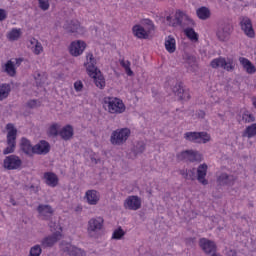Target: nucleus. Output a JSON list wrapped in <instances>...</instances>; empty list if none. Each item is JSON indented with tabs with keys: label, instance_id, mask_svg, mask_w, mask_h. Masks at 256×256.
Returning <instances> with one entry per match:
<instances>
[{
	"label": "nucleus",
	"instance_id": "nucleus-39",
	"mask_svg": "<svg viewBox=\"0 0 256 256\" xmlns=\"http://www.w3.org/2000/svg\"><path fill=\"white\" fill-rule=\"evenodd\" d=\"M120 65L125 69L128 77H133V70H131V62L129 60H121Z\"/></svg>",
	"mask_w": 256,
	"mask_h": 256
},
{
	"label": "nucleus",
	"instance_id": "nucleus-52",
	"mask_svg": "<svg viewBox=\"0 0 256 256\" xmlns=\"http://www.w3.org/2000/svg\"><path fill=\"white\" fill-rule=\"evenodd\" d=\"M23 63V58L16 59V65H21Z\"/></svg>",
	"mask_w": 256,
	"mask_h": 256
},
{
	"label": "nucleus",
	"instance_id": "nucleus-5",
	"mask_svg": "<svg viewBox=\"0 0 256 256\" xmlns=\"http://www.w3.org/2000/svg\"><path fill=\"white\" fill-rule=\"evenodd\" d=\"M131 135V130L129 128H121L112 132L110 137V143L112 145H123Z\"/></svg>",
	"mask_w": 256,
	"mask_h": 256
},
{
	"label": "nucleus",
	"instance_id": "nucleus-41",
	"mask_svg": "<svg viewBox=\"0 0 256 256\" xmlns=\"http://www.w3.org/2000/svg\"><path fill=\"white\" fill-rule=\"evenodd\" d=\"M181 175H183V177L185 179H191L193 181V179H195V168L192 170H182L180 171Z\"/></svg>",
	"mask_w": 256,
	"mask_h": 256
},
{
	"label": "nucleus",
	"instance_id": "nucleus-40",
	"mask_svg": "<svg viewBox=\"0 0 256 256\" xmlns=\"http://www.w3.org/2000/svg\"><path fill=\"white\" fill-rule=\"evenodd\" d=\"M37 86L41 87V85H44V83L47 81V74L46 73H37L34 77Z\"/></svg>",
	"mask_w": 256,
	"mask_h": 256
},
{
	"label": "nucleus",
	"instance_id": "nucleus-6",
	"mask_svg": "<svg viewBox=\"0 0 256 256\" xmlns=\"http://www.w3.org/2000/svg\"><path fill=\"white\" fill-rule=\"evenodd\" d=\"M212 69H224L225 71H233L235 69V61L233 58L218 57L213 59L210 63Z\"/></svg>",
	"mask_w": 256,
	"mask_h": 256
},
{
	"label": "nucleus",
	"instance_id": "nucleus-26",
	"mask_svg": "<svg viewBox=\"0 0 256 256\" xmlns=\"http://www.w3.org/2000/svg\"><path fill=\"white\" fill-rule=\"evenodd\" d=\"M205 177H207V164H201L197 169V179L202 185H207L208 183Z\"/></svg>",
	"mask_w": 256,
	"mask_h": 256
},
{
	"label": "nucleus",
	"instance_id": "nucleus-3",
	"mask_svg": "<svg viewBox=\"0 0 256 256\" xmlns=\"http://www.w3.org/2000/svg\"><path fill=\"white\" fill-rule=\"evenodd\" d=\"M50 231H55L53 235L48 236L42 240V247H53L57 241H60L63 237V228L61 225L51 221L49 223Z\"/></svg>",
	"mask_w": 256,
	"mask_h": 256
},
{
	"label": "nucleus",
	"instance_id": "nucleus-8",
	"mask_svg": "<svg viewBox=\"0 0 256 256\" xmlns=\"http://www.w3.org/2000/svg\"><path fill=\"white\" fill-rule=\"evenodd\" d=\"M177 159H178V161H186V163L187 162L195 163V161L199 163V162L203 161V155H201L197 151L185 150V151L177 154Z\"/></svg>",
	"mask_w": 256,
	"mask_h": 256
},
{
	"label": "nucleus",
	"instance_id": "nucleus-43",
	"mask_svg": "<svg viewBox=\"0 0 256 256\" xmlns=\"http://www.w3.org/2000/svg\"><path fill=\"white\" fill-rule=\"evenodd\" d=\"M125 237V231H123V228L119 227L118 229L114 230L112 234V239H121Z\"/></svg>",
	"mask_w": 256,
	"mask_h": 256
},
{
	"label": "nucleus",
	"instance_id": "nucleus-15",
	"mask_svg": "<svg viewBox=\"0 0 256 256\" xmlns=\"http://www.w3.org/2000/svg\"><path fill=\"white\" fill-rule=\"evenodd\" d=\"M87 44L81 40L73 41L70 44L69 51L73 57H79V55H83V51H85Z\"/></svg>",
	"mask_w": 256,
	"mask_h": 256
},
{
	"label": "nucleus",
	"instance_id": "nucleus-53",
	"mask_svg": "<svg viewBox=\"0 0 256 256\" xmlns=\"http://www.w3.org/2000/svg\"><path fill=\"white\" fill-rule=\"evenodd\" d=\"M83 208L81 206H77L76 211H81Z\"/></svg>",
	"mask_w": 256,
	"mask_h": 256
},
{
	"label": "nucleus",
	"instance_id": "nucleus-45",
	"mask_svg": "<svg viewBox=\"0 0 256 256\" xmlns=\"http://www.w3.org/2000/svg\"><path fill=\"white\" fill-rule=\"evenodd\" d=\"M145 151V143L139 142L134 149L135 155H139V153H143Z\"/></svg>",
	"mask_w": 256,
	"mask_h": 256
},
{
	"label": "nucleus",
	"instance_id": "nucleus-16",
	"mask_svg": "<svg viewBox=\"0 0 256 256\" xmlns=\"http://www.w3.org/2000/svg\"><path fill=\"white\" fill-rule=\"evenodd\" d=\"M124 207L130 211L141 209V198L139 196H129L124 202Z\"/></svg>",
	"mask_w": 256,
	"mask_h": 256
},
{
	"label": "nucleus",
	"instance_id": "nucleus-19",
	"mask_svg": "<svg viewBox=\"0 0 256 256\" xmlns=\"http://www.w3.org/2000/svg\"><path fill=\"white\" fill-rule=\"evenodd\" d=\"M104 220L101 217L92 218L88 221V232L95 233L103 229Z\"/></svg>",
	"mask_w": 256,
	"mask_h": 256
},
{
	"label": "nucleus",
	"instance_id": "nucleus-27",
	"mask_svg": "<svg viewBox=\"0 0 256 256\" xmlns=\"http://www.w3.org/2000/svg\"><path fill=\"white\" fill-rule=\"evenodd\" d=\"M85 197L89 205H97L99 203L100 196L96 190H88Z\"/></svg>",
	"mask_w": 256,
	"mask_h": 256
},
{
	"label": "nucleus",
	"instance_id": "nucleus-31",
	"mask_svg": "<svg viewBox=\"0 0 256 256\" xmlns=\"http://www.w3.org/2000/svg\"><path fill=\"white\" fill-rule=\"evenodd\" d=\"M59 135L64 141H69V139L73 137V126L71 125L64 126L59 132Z\"/></svg>",
	"mask_w": 256,
	"mask_h": 256
},
{
	"label": "nucleus",
	"instance_id": "nucleus-12",
	"mask_svg": "<svg viewBox=\"0 0 256 256\" xmlns=\"http://www.w3.org/2000/svg\"><path fill=\"white\" fill-rule=\"evenodd\" d=\"M22 163L21 158L15 155H10L4 159L3 167L4 169H8V171H13L15 169H19Z\"/></svg>",
	"mask_w": 256,
	"mask_h": 256
},
{
	"label": "nucleus",
	"instance_id": "nucleus-49",
	"mask_svg": "<svg viewBox=\"0 0 256 256\" xmlns=\"http://www.w3.org/2000/svg\"><path fill=\"white\" fill-rule=\"evenodd\" d=\"M7 19V12L3 9H0V21H5Z\"/></svg>",
	"mask_w": 256,
	"mask_h": 256
},
{
	"label": "nucleus",
	"instance_id": "nucleus-50",
	"mask_svg": "<svg viewBox=\"0 0 256 256\" xmlns=\"http://www.w3.org/2000/svg\"><path fill=\"white\" fill-rule=\"evenodd\" d=\"M197 116L199 117V119H204L205 118V111L199 110L198 113H197Z\"/></svg>",
	"mask_w": 256,
	"mask_h": 256
},
{
	"label": "nucleus",
	"instance_id": "nucleus-2",
	"mask_svg": "<svg viewBox=\"0 0 256 256\" xmlns=\"http://www.w3.org/2000/svg\"><path fill=\"white\" fill-rule=\"evenodd\" d=\"M102 107L111 115H121V113H125V110L127 109L123 100L113 96L104 97L102 100Z\"/></svg>",
	"mask_w": 256,
	"mask_h": 256
},
{
	"label": "nucleus",
	"instance_id": "nucleus-23",
	"mask_svg": "<svg viewBox=\"0 0 256 256\" xmlns=\"http://www.w3.org/2000/svg\"><path fill=\"white\" fill-rule=\"evenodd\" d=\"M38 213L41 217V219L48 220L53 217V208L49 205H39L38 206Z\"/></svg>",
	"mask_w": 256,
	"mask_h": 256
},
{
	"label": "nucleus",
	"instance_id": "nucleus-1",
	"mask_svg": "<svg viewBox=\"0 0 256 256\" xmlns=\"http://www.w3.org/2000/svg\"><path fill=\"white\" fill-rule=\"evenodd\" d=\"M97 60L93 56V53H88L86 55V71L92 79L98 89H105V77L101 74V70L97 68Z\"/></svg>",
	"mask_w": 256,
	"mask_h": 256
},
{
	"label": "nucleus",
	"instance_id": "nucleus-21",
	"mask_svg": "<svg viewBox=\"0 0 256 256\" xmlns=\"http://www.w3.org/2000/svg\"><path fill=\"white\" fill-rule=\"evenodd\" d=\"M43 179L48 187H57L59 185V176L53 172H45Z\"/></svg>",
	"mask_w": 256,
	"mask_h": 256
},
{
	"label": "nucleus",
	"instance_id": "nucleus-4",
	"mask_svg": "<svg viewBox=\"0 0 256 256\" xmlns=\"http://www.w3.org/2000/svg\"><path fill=\"white\" fill-rule=\"evenodd\" d=\"M7 133V147L4 149L3 154L9 155L10 153H14L15 147L17 145V128L15 125L9 123L6 125Z\"/></svg>",
	"mask_w": 256,
	"mask_h": 256
},
{
	"label": "nucleus",
	"instance_id": "nucleus-38",
	"mask_svg": "<svg viewBox=\"0 0 256 256\" xmlns=\"http://www.w3.org/2000/svg\"><path fill=\"white\" fill-rule=\"evenodd\" d=\"M21 37V29L13 28L7 34V39L9 41H17Z\"/></svg>",
	"mask_w": 256,
	"mask_h": 256
},
{
	"label": "nucleus",
	"instance_id": "nucleus-54",
	"mask_svg": "<svg viewBox=\"0 0 256 256\" xmlns=\"http://www.w3.org/2000/svg\"><path fill=\"white\" fill-rule=\"evenodd\" d=\"M253 105L256 107V99L253 100Z\"/></svg>",
	"mask_w": 256,
	"mask_h": 256
},
{
	"label": "nucleus",
	"instance_id": "nucleus-32",
	"mask_svg": "<svg viewBox=\"0 0 256 256\" xmlns=\"http://www.w3.org/2000/svg\"><path fill=\"white\" fill-rule=\"evenodd\" d=\"M219 185H233L235 177L229 176L227 173H222L217 179Z\"/></svg>",
	"mask_w": 256,
	"mask_h": 256
},
{
	"label": "nucleus",
	"instance_id": "nucleus-46",
	"mask_svg": "<svg viewBox=\"0 0 256 256\" xmlns=\"http://www.w3.org/2000/svg\"><path fill=\"white\" fill-rule=\"evenodd\" d=\"M83 87L84 85L81 80L74 82V89L76 93H81V91H83Z\"/></svg>",
	"mask_w": 256,
	"mask_h": 256
},
{
	"label": "nucleus",
	"instance_id": "nucleus-17",
	"mask_svg": "<svg viewBox=\"0 0 256 256\" xmlns=\"http://www.w3.org/2000/svg\"><path fill=\"white\" fill-rule=\"evenodd\" d=\"M240 26L242 31H244L245 35H247V37H250V39H253V37H255V30H253V24L251 23V19L242 18Z\"/></svg>",
	"mask_w": 256,
	"mask_h": 256
},
{
	"label": "nucleus",
	"instance_id": "nucleus-13",
	"mask_svg": "<svg viewBox=\"0 0 256 256\" xmlns=\"http://www.w3.org/2000/svg\"><path fill=\"white\" fill-rule=\"evenodd\" d=\"M60 250L63 251V253H67L70 256H85V251L67 242L60 243Z\"/></svg>",
	"mask_w": 256,
	"mask_h": 256
},
{
	"label": "nucleus",
	"instance_id": "nucleus-42",
	"mask_svg": "<svg viewBox=\"0 0 256 256\" xmlns=\"http://www.w3.org/2000/svg\"><path fill=\"white\" fill-rule=\"evenodd\" d=\"M242 120L244 121V123H253V121H255V117L252 116L249 111H244L242 114Z\"/></svg>",
	"mask_w": 256,
	"mask_h": 256
},
{
	"label": "nucleus",
	"instance_id": "nucleus-37",
	"mask_svg": "<svg viewBox=\"0 0 256 256\" xmlns=\"http://www.w3.org/2000/svg\"><path fill=\"white\" fill-rule=\"evenodd\" d=\"M60 128H61V125H59L58 123H53L52 125L49 126L47 135L49 137H57V135H59L60 133L59 131Z\"/></svg>",
	"mask_w": 256,
	"mask_h": 256
},
{
	"label": "nucleus",
	"instance_id": "nucleus-35",
	"mask_svg": "<svg viewBox=\"0 0 256 256\" xmlns=\"http://www.w3.org/2000/svg\"><path fill=\"white\" fill-rule=\"evenodd\" d=\"M4 71L10 77H15L17 71L15 70V64H13V61L11 60L7 61V63L4 65Z\"/></svg>",
	"mask_w": 256,
	"mask_h": 256
},
{
	"label": "nucleus",
	"instance_id": "nucleus-29",
	"mask_svg": "<svg viewBox=\"0 0 256 256\" xmlns=\"http://www.w3.org/2000/svg\"><path fill=\"white\" fill-rule=\"evenodd\" d=\"M21 149L26 155L33 157L34 146L31 145V141H29L27 138L21 139Z\"/></svg>",
	"mask_w": 256,
	"mask_h": 256
},
{
	"label": "nucleus",
	"instance_id": "nucleus-36",
	"mask_svg": "<svg viewBox=\"0 0 256 256\" xmlns=\"http://www.w3.org/2000/svg\"><path fill=\"white\" fill-rule=\"evenodd\" d=\"M9 93H11V85H0V101H3V99H7V97H9Z\"/></svg>",
	"mask_w": 256,
	"mask_h": 256
},
{
	"label": "nucleus",
	"instance_id": "nucleus-10",
	"mask_svg": "<svg viewBox=\"0 0 256 256\" xmlns=\"http://www.w3.org/2000/svg\"><path fill=\"white\" fill-rule=\"evenodd\" d=\"M231 33H233V26L229 23H223L219 25L216 37L219 41L225 43L231 39Z\"/></svg>",
	"mask_w": 256,
	"mask_h": 256
},
{
	"label": "nucleus",
	"instance_id": "nucleus-7",
	"mask_svg": "<svg viewBox=\"0 0 256 256\" xmlns=\"http://www.w3.org/2000/svg\"><path fill=\"white\" fill-rule=\"evenodd\" d=\"M184 139L191 143L205 144L211 141V135L207 132H186L184 134Z\"/></svg>",
	"mask_w": 256,
	"mask_h": 256
},
{
	"label": "nucleus",
	"instance_id": "nucleus-9",
	"mask_svg": "<svg viewBox=\"0 0 256 256\" xmlns=\"http://www.w3.org/2000/svg\"><path fill=\"white\" fill-rule=\"evenodd\" d=\"M184 19L189 20V16H187V14L181 10H176L174 16L166 17L169 27H181Z\"/></svg>",
	"mask_w": 256,
	"mask_h": 256
},
{
	"label": "nucleus",
	"instance_id": "nucleus-33",
	"mask_svg": "<svg viewBox=\"0 0 256 256\" xmlns=\"http://www.w3.org/2000/svg\"><path fill=\"white\" fill-rule=\"evenodd\" d=\"M184 34L190 41L197 43L199 41V34L195 32V29L188 27L184 29Z\"/></svg>",
	"mask_w": 256,
	"mask_h": 256
},
{
	"label": "nucleus",
	"instance_id": "nucleus-28",
	"mask_svg": "<svg viewBox=\"0 0 256 256\" xmlns=\"http://www.w3.org/2000/svg\"><path fill=\"white\" fill-rule=\"evenodd\" d=\"M29 43H30L29 47L32 53H34V55H41L43 53V45L41 44V42H39V40L35 38H31L29 40Z\"/></svg>",
	"mask_w": 256,
	"mask_h": 256
},
{
	"label": "nucleus",
	"instance_id": "nucleus-20",
	"mask_svg": "<svg viewBox=\"0 0 256 256\" xmlns=\"http://www.w3.org/2000/svg\"><path fill=\"white\" fill-rule=\"evenodd\" d=\"M64 28L66 31H69V33H78L79 35H83V27H81V24L77 20H72L70 23L67 22L64 25Z\"/></svg>",
	"mask_w": 256,
	"mask_h": 256
},
{
	"label": "nucleus",
	"instance_id": "nucleus-30",
	"mask_svg": "<svg viewBox=\"0 0 256 256\" xmlns=\"http://www.w3.org/2000/svg\"><path fill=\"white\" fill-rule=\"evenodd\" d=\"M196 15L198 19H201V21H207V19L211 17V10L205 6H202L196 10Z\"/></svg>",
	"mask_w": 256,
	"mask_h": 256
},
{
	"label": "nucleus",
	"instance_id": "nucleus-22",
	"mask_svg": "<svg viewBox=\"0 0 256 256\" xmlns=\"http://www.w3.org/2000/svg\"><path fill=\"white\" fill-rule=\"evenodd\" d=\"M164 47L168 53H175L177 51V40L172 35L165 38Z\"/></svg>",
	"mask_w": 256,
	"mask_h": 256
},
{
	"label": "nucleus",
	"instance_id": "nucleus-24",
	"mask_svg": "<svg viewBox=\"0 0 256 256\" xmlns=\"http://www.w3.org/2000/svg\"><path fill=\"white\" fill-rule=\"evenodd\" d=\"M239 61L243 69H245L246 73H248V75H253L254 73H256L255 65H253V63H251L249 59L245 57H240Z\"/></svg>",
	"mask_w": 256,
	"mask_h": 256
},
{
	"label": "nucleus",
	"instance_id": "nucleus-18",
	"mask_svg": "<svg viewBox=\"0 0 256 256\" xmlns=\"http://www.w3.org/2000/svg\"><path fill=\"white\" fill-rule=\"evenodd\" d=\"M51 151V145L45 140H41L34 146L33 155H47Z\"/></svg>",
	"mask_w": 256,
	"mask_h": 256
},
{
	"label": "nucleus",
	"instance_id": "nucleus-25",
	"mask_svg": "<svg viewBox=\"0 0 256 256\" xmlns=\"http://www.w3.org/2000/svg\"><path fill=\"white\" fill-rule=\"evenodd\" d=\"M132 31L138 39H148L149 38V32L146 31L143 26L136 24L133 26Z\"/></svg>",
	"mask_w": 256,
	"mask_h": 256
},
{
	"label": "nucleus",
	"instance_id": "nucleus-34",
	"mask_svg": "<svg viewBox=\"0 0 256 256\" xmlns=\"http://www.w3.org/2000/svg\"><path fill=\"white\" fill-rule=\"evenodd\" d=\"M255 135H256V123H253L250 126H247L244 132L242 133V137H247L248 139L255 137Z\"/></svg>",
	"mask_w": 256,
	"mask_h": 256
},
{
	"label": "nucleus",
	"instance_id": "nucleus-14",
	"mask_svg": "<svg viewBox=\"0 0 256 256\" xmlns=\"http://www.w3.org/2000/svg\"><path fill=\"white\" fill-rule=\"evenodd\" d=\"M172 91L177 97H179L180 101H189V99H191L189 90L183 88L182 82L176 83V85L172 88Z\"/></svg>",
	"mask_w": 256,
	"mask_h": 256
},
{
	"label": "nucleus",
	"instance_id": "nucleus-44",
	"mask_svg": "<svg viewBox=\"0 0 256 256\" xmlns=\"http://www.w3.org/2000/svg\"><path fill=\"white\" fill-rule=\"evenodd\" d=\"M42 249L40 245H35L30 249V253L28 256H41Z\"/></svg>",
	"mask_w": 256,
	"mask_h": 256
},
{
	"label": "nucleus",
	"instance_id": "nucleus-48",
	"mask_svg": "<svg viewBox=\"0 0 256 256\" xmlns=\"http://www.w3.org/2000/svg\"><path fill=\"white\" fill-rule=\"evenodd\" d=\"M39 105H41V102H39L37 100H30L27 103V107H29L30 109H35V107H39Z\"/></svg>",
	"mask_w": 256,
	"mask_h": 256
},
{
	"label": "nucleus",
	"instance_id": "nucleus-11",
	"mask_svg": "<svg viewBox=\"0 0 256 256\" xmlns=\"http://www.w3.org/2000/svg\"><path fill=\"white\" fill-rule=\"evenodd\" d=\"M199 245L206 255H217V244L215 241L207 238H201L199 240Z\"/></svg>",
	"mask_w": 256,
	"mask_h": 256
},
{
	"label": "nucleus",
	"instance_id": "nucleus-47",
	"mask_svg": "<svg viewBox=\"0 0 256 256\" xmlns=\"http://www.w3.org/2000/svg\"><path fill=\"white\" fill-rule=\"evenodd\" d=\"M38 2L42 11H47V9H49V0H38Z\"/></svg>",
	"mask_w": 256,
	"mask_h": 256
},
{
	"label": "nucleus",
	"instance_id": "nucleus-51",
	"mask_svg": "<svg viewBox=\"0 0 256 256\" xmlns=\"http://www.w3.org/2000/svg\"><path fill=\"white\" fill-rule=\"evenodd\" d=\"M144 23L146 25H149V27H153V21H151L150 19H144Z\"/></svg>",
	"mask_w": 256,
	"mask_h": 256
},
{
	"label": "nucleus",
	"instance_id": "nucleus-55",
	"mask_svg": "<svg viewBox=\"0 0 256 256\" xmlns=\"http://www.w3.org/2000/svg\"><path fill=\"white\" fill-rule=\"evenodd\" d=\"M12 205H15V201H12Z\"/></svg>",
	"mask_w": 256,
	"mask_h": 256
}]
</instances>
